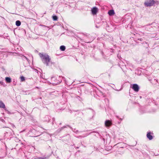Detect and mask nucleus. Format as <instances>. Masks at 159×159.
Returning a JSON list of instances; mask_svg holds the SVG:
<instances>
[{
	"label": "nucleus",
	"mask_w": 159,
	"mask_h": 159,
	"mask_svg": "<svg viewBox=\"0 0 159 159\" xmlns=\"http://www.w3.org/2000/svg\"><path fill=\"white\" fill-rule=\"evenodd\" d=\"M39 55L43 62L46 64L47 66H48L49 62H50L51 60L49 56L46 53L41 54L39 53Z\"/></svg>",
	"instance_id": "1"
},
{
	"label": "nucleus",
	"mask_w": 159,
	"mask_h": 159,
	"mask_svg": "<svg viewBox=\"0 0 159 159\" xmlns=\"http://www.w3.org/2000/svg\"><path fill=\"white\" fill-rule=\"evenodd\" d=\"M154 4V1L153 0H148L144 2V5L146 6H151Z\"/></svg>",
	"instance_id": "2"
},
{
	"label": "nucleus",
	"mask_w": 159,
	"mask_h": 159,
	"mask_svg": "<svg viewBox=\"0 0 159 159\" xmlns=\"http://www.w3.org/2000/svg\"><path fill=\"white\" fill-rule=\"evenodd\" d=\"M131 87L135 92H137L139 89V87L136 84H134L131 85Z\"/></svg>",
	"instance_id": "3"
},
{
	"label": "nucleus",
	"mask_w": 159,
	"mask_h": 159,
	"mask_svg": "<svg viewBox=\"0 0 159 159\" xmlns=\"http://www.w3.org/2000/svg\"><path fill=\"white\" fill-rule=\"evenodd\" d=\"M91 11L93 14L95 15L97 13L98 11V9L96 7H94L92 9Z\"/></svg>",
	"instance_id": "4"
},
{
	"label": "nucleus",
	"mask_w": 159,
	"mask_h": 159,
	"mask_svg": "<svg viewBox=\"0 0 159 159\" xmlns=\"http://www.w3.org/2000/svg\"><path fill=\"white\" fill-rule=\"evenodd\" d=\"M105 125L106 127L109 126L111 125V121L109 120H106L105 122Z\"/></svg>",
	"instance_id": "5"
},
{
	"label": "nucleus",
	"mask_w": 159,
	"mask_h": 159,
	"mask_svg": "<svg viewBox=\"0 0 159 159\" xmlns=\"http://www.w3.org/2000/svg\"><path fill=\"white\" fill-rule=\"evenodd\" d=\"M147 138L151 140L152 139L153 137L152 135L151 134V133L150 132L148 133L147 134Z\"/></svg>",
	"instance_id": "6"
},
{
	"label": "nucleus",
	"mask_w": 159,
	"mask_h": 159,
	"mask_svg": "<svg viewBox=\"0 0 159 159\" xmlns=\"http://www.w3.org/2000/svg\"><path fill=\"white\" fill-rule=\"evenodd\" d=\"M108 14L110 16L114 15L115 14L114 11L113 10H109L108 12Z\"/></svg>",
	"instance_id": "7"
},
{
	"label": "nucleus",
	"mask_w": 159,
	"mask_h": 159,
	"mask_svg": "<svg viewBox=\"0 0 159 159\" xmlns=\"http://www.w3.org/2000/svg\"><path fill=\"white\" fill-rule=\"evenodd\" d=\"M5 106L2 101L0 100V108H5Z\"/></svg>",
	"instance_id": "8"
},
{
	"label": "nucleus",
	"mask_w": 159,
	"mask_h": 159,
	"mask_svg": "<svg viewBox=\"0 0 159 159\" xmlns=\"http://www.w3.org/2000/svg\"><path fill=\"white\" fill-rule=\"evenodd\" d=\"M5 80L6 82L8 83H10L11 82V79L10 77H6Z\"/></svg>",
	"instance_id": "9"
},
{
	"label": "nucleus",
	"mask_w": 159,
	"mask_h": 159,
	"mask_svg": "<svg viewBox=\"0 0 159 159\" xmlns=\"http://www.w3.org/2000/svg\"><path fill=\"white\" fill-rule=\"evenodd\" d=\"M16 25L18 26H20L21 25V22L19 20H17L16 22Z\"/></svg>",
	"instance_id": "10"
},
{
	"label": "nucleus",
	"mask_w": 159,
	"mask_h": 159,
	"mask_svg": "<svg viewBox=\"0 0 159 159\" xmlns=\"http://www.w3.org/2000/svg\"><path fill=\"white\" fill-rule=\"evenodd\" d=\"M66 49L65 47L64 46H61L60 47V49L62 51H64Z\"/></svg>",
	"instance_id": "11"
},
{
	"label": "nucleus",
	"mask_w": 159,
	"mask_h": 159,
	"mask_svg": "<svg viewBox=\"0 0 159 159\" xmlns=\"http://www.w3.org/2000/svg\"><path fill=\"white\" fill-rule=\"evenodd\" d=\"M57 17L56 16H52V19L54 20H57Z\"/></svg>",
	"instance_id": "12"
},
{
	"label": "nucleus",
	"mask_w": 159,
	"mask_h": 159,
	"mask_svg": "<svg viewBox=\"0 0 159 159\" xmlns=\"http://www.w3.org/2000/svg\"><path fill=\"white\" fill-rule=\"evenodd\" d=\"M21 81H24L25 80V78L24 76H22L20 77Z\"/></svg>",
	"instance_id": "13"
},
{
	"label": "nucleus",
	"mask_w": 159,
	"mask_h": 159,
	"mask_svg": "<svg viewBox=\"0 0 159 159\" xmlns=\"http://www.w3.org/2000/svg\"><path fill=\"white\" fill-rule=\"evenodd\" d=\"M34 159H42L40 158H35Z\"/></svg>",
	"instance_id": "14"
}]
</instances>
